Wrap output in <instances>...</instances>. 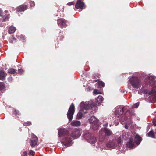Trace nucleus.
<instances>
[{"mask_svg":"<svg viewBox=\"0 0 156 156\" xmlns=\"http://www.w3.org/2000/svg\"><path fill=\"white\" fill-rule=\"evenodd\" d=\"M129 81L133 87L136 89L140 88L142 85L141 80L136 77L131 78L129 80Z\"/></svg>","mask_w":156,"mask_h":156,"instance_id":"obj_1","label":"nucleus"},{"mask_svg":"<svg viewBox=\"0 0 156 156\" xmlns=\"http://www.w3.org/2000/svg\"><path fill=\"white\" fill-rule=\"evenodd\" d=\"M75 112V107L73 103H72L67 112V116L69 121L72 120L73 115Z\"/></svg>","mask_w":156,"mask_h":156,"instance_id":"obj_2","label":"nucleus"},{"mask_svg":"<svg viewBox=\"0 0 156 156\" xmlns=\"http://www.w3.org/2000/svg\"><path fill=\"white\" fill-rule=\"evenodd\" d=\"M84 136L85 138L90 142H91L93 144L95 143L96 138L94 136L92 135L90 133H86Z\"/></svg>","mask_w":156,"mask_h":156,"instance_id":"obj_3","label":"nucleus"},{"mask_svg":"<svg viewBox=\"0 0 156 156\" xmlns=\"http://www.w3.org/2000/svg\"><path fill=\"white\" fill-rule=\"evenodd\" d=\"M72 141L70 136L69 135L65 136L62 140V142L65 146H70Z\"/></svg>","mask_w":156,"mask_h":156,"instance_id":"obj_4","label":"nucleus"},{"mask_svg":"<svg viewBox=\"0 0 156 156\" xmlns=\"http://www.w3.org/2000/svg\"><path fill=\"white\" fill-rule=\"evenodd\" d=\"M134 111L133 109L130 110H127L124 115V117L123 118V121L126 120V119L128 117L130 118V116H133L135 115Z\"/></svg>","mask_w":156,"mask_h":156,"instance_id":"obj_5","label":"nucleus"},{"mask_svg":"<svg viewBox=\"0 0 156 156\" xmlns=\"http://www.w3.org/2000/svg\"><path fill=\"white\" fill-rule=\"evenodd\" d=\"M147 94L150 95V98L152 99V101L154 102H156V90L152 89L147 92Z\"/></svg>","mask_w":156,"mask_h":156,"instance_id":"obj_6","label":"nucleus"},{"mask_svg":"<svg viewBox=\"0 0 156 156\" xmlns=\"http://www.w3.org/2000/svg\"><path fill=\"white\" fill-rule=\"evenodd\" d=\"M81 135L80 130L77 129H76L72 131L71 137L74 139L80 136Z\"/></svg>","mask_w":156,"mask_h":156,"instance_id":"obj_7","label":"nucleus"},{"mask_svg":"<svg viewBox=\"0 0 156 156\" xmlns=\"http://www.w3.org/2000/svg\"><path fill=\"white\" fill-rule=\"evenodd\" d=\"M68 131L64 128H60L58 132V135L59 137H61L63 136H65L68 135Z\"/></svg>","mask_w":156,"mask_h":156,"instance_id":"obj_8","label":"nucleus"},{"mask_svg":"<svg viewBox=\"0 0 156 156\" xmlns=\"http://www.w3.org/2000/svg\"><path fill=\"white\" fill-rule=\"evenodd\" d=\"M84 3L81 0H77V2L75 5V7L77 9H81V10L84 9Z\"/></svg>","mask_w":156,"mask_h":156,"instance_id":"obj_9","label":"nucleus"},{"mask_svg":"<svg viewBox=\"0 0 156 156\" xmlns=\"http://www.w3.org/2000/svg\"><path fill=\"white\" fill-rule=\"evenodd\" d=\"M38 139L37 137L35 136L32 138L29 141V143L31 147H34L38 145Z\"/></svg>","mask_w":156,"mask_h":156,"instance_id":"obj_10","label":"nucleus"},{"mask_svg":"<svg viewBox=\"0 0 156 156\" xmlns=\"http://www.w3.org/2000/svg\"><path fill=\"white\" fill-rule=\"evenodd\" d=\"M127 147L130 149H133L135 146V143L133 138H129L128 142L126 144Z\"/></svg>","mask_w":156,"mask_h":156,"instance_id":"obj_11","label":"nucleus"},{"mask_svg":"<svg viewBox=\"0 0 156 156\" xmlns=\"http://www.w3.org/2000/svg\"><path fill=\"white\" fill-rule=\"evenodd\" d=\"M58 23L61 28L66 27V24L65 20L63 19H60L58 20Z\"/></svg>","mask_w":156,"mask_h":156,"instance_id":"obj_12","label":"nucleus"},{"mask_svg":"<svg viewBox=\"0 0 156 156\" xmlns=\"http://www.w3.org/2000/svg\"><path fill=\"white\" fill-rule=\"evenodd\" d=\"M89 121L90 124H92L93 125H96L99 122V120L97 119L94 116H91L89 119Z\"/></svg>","mask_w":156,"mask_h":156,"instance_id":"obj_13","label":"nucleus"},{"mask_svg":"<svg viewBox=\"0 0 156 156\" xmlns=\"http://www.w3.org/2000/svg\"><path fill=\"white\" fill-rule=\"evenodd\" d=\"M135 140L134 143H135L137 146L139 145L141 142L142 141V138L138 134H136L134 137Z\"/></svg>","mask_w":156,"mask_h":156,"instance_id":"obj_14","label":"nucleus"},{"mask_svg":"<svg viewBox=\"0 0 156 156\" xmlns=\"http://www.w3.org/2000/svg\"><path fill=\"white\" fill-rule=\"evenodd\" d=\"M28 6L25 5H22L16 9L17 12L23 11L27 9Z\"/></svg>","mask_w":156,"mask_h":156,"instance_id":"obj_15","label":"nucleus"},{"mask_svg":"<svg viewBox=\"0 0 156 156\" xmlns=\"http://www.w3.org/2000/svg\"><path fill=\"white\" fill-rule=\"evenodd\" d=\"M104 132L107 136H110L112 134V131L108 128H104Z\"/></svg>","mask_w":156,"mask_h":156,"instance_id":"obj_16","label":"nucleus"},{"mask_svg":"<svg viewBox=\"0 0 156 156\" xmlns=\"http://www.w3.org/2000/svg\"><path fill=\"white\" fill-rule=\"evenodd\" d=\"M80 124V122L77 120H73L71 123V125L74 126H79Z\"/></svg>","mask_w":156,"mask_h":156,"instance_id":"obj_17","label":"nucleus"},{"mask_svg":"<svg viewBox=\"0 0 156 156\" xmlns=\"http://www.w3.org/2000/svg\"><path fill=\"white\" fill-rule=\"evenodd\" d=\"M156 77L155 76H148L147 79L148 82H149V84H150L153 82L156 78Z\"/></svg>","mask_w":156,"mask_h":156,"instance_id":"obj_18","label":"nucleus"},{"mask_svg":"<svg viewBox=\"0 0 156 156\" xmlns=\"http://www.w3.org/2000/svg\"><path fill=\"white\" fill-rule=\"evenodd\" d=\"M6 75L5 72L2 71H0V80H3Z\"/></svg>","mask_w":156,"mask_h":156,"instance_id":"obj_19","label":"nucleus"},{"mask_svg":"<svg viewBox=\"0 0 156 156\" xmlns=\"http://www.w3.org/2000/svg\"><path fill=\"white\" fill-rule=\"evenodd\" d=\"M16 31V28L12 26H10L9 28L8 32L10 34L13 33Z\"/></svg>","mask_w":156,"mask_h":156,"instance_id":"obj_20","label":"nucleus"},{"mask_svg":"<svg viewBox=\"0 0 156 156\" xmlns=\"http://www.w3.org/2000/svg\"><path fill=\"white\" fill-rule=\"evenodd\" d=\"M107 146L108 148H112L115 147V143L113 141H110L107 144Z\"/></svg>","mask_w":156,"mask_h":156,"instance_id":"obj_21","label":"nucleus"},{"mask_svg":"<svg viewBox=\"0 0 156 156\" xmlns=\"http://www.w3.org/2000/svg\"><path fill=\"white\" fill-rule=\"evenodd\" d=\"M148 136L153 138H155V134L153 130H151L147 133Z\"/></svg>","mask_w":156,"mask_h":156,"instance_id":"obj_22","label":"nucleus"},{"mask_svg":"<svg viewBox=\"0 0 156 156\" xmlns=\"http://www.w3.org/2000/svg\"><path fill=\"white\" fill-rule=\"evenodd\" d=\"M9 15H4L3 16H2V21L5 22L9 19Z\"/></svg>","mask_w":156,"mask_h":156,"instance_id":"obj_23","label":"nucleus"},{"mask_svg":"<svg viewBox=\"0 0 156 156\" xmlns=\"http://www.w3.org/2000/svg\"><path fill=\"white\" fill-rule=\"evenodd\" d=\"M16 71V70L13 68H10L8 70V72L9 74H14Z\"/></svg>","mask_w":156,"mask_h":156,"instance_id":"obj_24","label":"nucleus"},{"mask_svg":"<svg viewBox=\"0 0 156 156\" xmlns=\"http://www.w3.org/2000/svg\"><path fill=\"white\" fill-rule=\"evenodd\" d=\"M83 113L81 112H80L77 114V119H80L83 117Z\"/></svg>","mask_w":156,"mask_h":156,"instance_id":"obj_25","label":"nucleus"},{"mask_svg":"<svg viewBox=\"0 0 156 156\" xmlns=\"http://www.w3.org/2000/svg\"><path fill=\"white\" fill-rule=\"evenodd\" d=\"M91 107V105L88 104H86L84 105V108L86 110H89Z\"/></svg>","mask_w":156,"mask_h":156,"instance_id":"obj_26","label":"nucleus"},{"mask_svg":"<svg viewBox=\"0 0 156 156\" xmlns=\"http://www.w3.org/2000/svg\"><path fill=\"white\" fill-rule=\"evenodd\" d=\"M98 85L100 87H104L105 86V83L104 82L102 81H99L98 83Z\"/></svg>","mask_w":156,"mask_h":156,"instance_id":"obj_27","label":"nucleus"},{"mask_svg":"<svg viewBox=\"0 0 156 156\" xmlns=\"http://www.w3.org/2000/svg\"><path fill=\"white\" fill-rule=\"evenodd\" d=\"M5 87V84L3 82H0V91L2 90Z\"/></svg>","mask_w":156,"mask_h":156,"instance_id":"obj_28","label":"nucleus"},{"mask_svg":"<svg viewBox=\"0 0 156 156\" xmlns=\"http://www.w3.org/2000/svg\"><path fill=\"white\" fill-rule=\"evenodd\" d=\"M93 93L95 94H101V92L98 89H95L93 91Z\"/></svg>","mask_w":156,"mask_h":156,"instance_id":"obj_29","label":"nucleus"},{"mask_svg":"<svg viewBox=\"0 0 156 156\" xmlns=\"http://www.w3.org/2000/svg\"><path fill=\"white\" fill-rule=\"evenodd\" d=\"M31 124V122L30 121H27L25 122H24L23 125L25 126H28Z\"/></svg>","mask_w":156,"mask_h":156,"instance_id":"obj_30","label":"nucleus"},{"mask_svg":"<svg viewBox=\"0 0 156 156\" xmlns=\"http://www.w3.org/2000/svg\"><path fill=\"white\" fill-rule=\"evenodd\" d=\"M124 107H123L122 108H120V112H119V113H118L119 115H121L123 114L124 111Z\"/></svg>","mask_w":156,"mask_h":156,"instance_id":"obj_31","label":"nucleus"},{"mask_svg":"<svg viewBox=\"0 0 156 156\" xmlns=\"http://www.w3.org/2000/svg\"><path fill=\"white\" fill-rule=\"evenodd\" d=\"M117 142L118 144H121L122 143V138L120 136L117 140Z\"/></svg>","mask_w":156,"mask_h":156,"instance_id":"obj_32","label":"nucleus"},{"mask_svg":"<svg viewBox=\"0 0 156 156\" xmlns=\"http://www.w3.org/2000/svg\"><path fill=\"white\" fill-rule=\"evenodd\" d=\"M35 154V152L34 151L32 150H30L29 155H32V156H34Z\"/></svg>","mask_w":156,"mask_h":156,"instance_id":"obj_33","label":"nucleus"},{"mask_svg":"<svg viewBox=\"0 0 156 156\" xmlns=\"http://www.w3.org/2000/svg\"><path fill=\"white\" fill-rule=\"evenodd\" d=\"M24 70L22 69L18 70V73L20 75L22 74L24 72Z\"/></svg>","mask_w":156,"mask_h":156,"instance_id":"obj_34","label":"nucleus"},{"mask_svg":"<svg viewBox=\"0 0 156 156\" xmlns=\"http://www.w3.org/2000/svg\"><path fill=\"white\" fill-rule=\"evenodd\" d=\"M139 102H138L135 104H134L133 105V108H137L139 105Z\"/></svg>","mask_w":156,"mask_h":156,"instance_id":"obj_35","label":"nucleus"},{"mask_svg":"<svg viewBox=\"0 0 156 156\" xmlns=\"http://www.w3.org/2000/svg\"><path fill=\"white\" fill-rule=\"evenodd\" d=\"M98 99H99L98 100L100 101H103L104 98L102 96L99 95L98 97Z\"/></svg>","mask_w":156,"mask_h":156,"instance_id":"obj_36","label":"nucleus"},{"mask_svg":"<svg viewBox=\"0 0 156 156\" xmlns=\"http://www.w3.org/2000/svg\"><path fill=\"white\" fill-rule=\"evenodd\" d=\"M30 6L31 7H33L35 5V3L33 1H30Z\"/></svg>","mask_w":156,"mask_h":156,"instance_id":"obj_37","label":"nucleus"},{"mask_svg":"<svg viewBox=\"0 0 156 156\" xmlns=\"http://www.w3.org/2000/svg\"><path fill=\"white\" fill-rule=\"evenodd\" d=\"M152 122L154 125L156 126V117L154 118L152 121Z\"/></svg>","mask_w":156,"mask_h":156,"instance_id":"obj_38","label":"nucleus"},{"mask_svg":"<svg viewBox=\"0 0 156 156\" xmlns=\"http://www.w3.org/2000/svg\"><path fill=\"white\" fill-rule=\"evenodd\" d=\"M75 3L74 2H69L67 3V5L69 6H70L71 5H73Z\"/></svg>","mask_w":156,"mask_h":156,"instance_id":"obj_39","label":"nucleus"},{"mask_svg":"<svg viewBox=\"0 0 156 156\" xmlns=\"http://www.w3.org/2000/svg\"><path fill=\"white\" fill-rule=\"evenodd\" d=\"M11 39H12L11 42H12V43L14 42L15 41H14L16 40V38H15L14 37L12 36V37Z\"/></svg>","mask_w":156,"mask_h":156,"instance_id":"obj_40","label":"nucleus"},{"mask_svg":"<svg viewBox=\"0 0 156 156\" xmlns=\"http://www.w3.org/2000/svg\"><path fill=\"white\" fill-rule=\"evenodd\" d=\"M27 151H25L23 152V153L22 154V156H27Z\"/></svg>","mask_w":156,"mask_h":156,"instance_id":"obj_41","label":"nucleus"},{"mask_svg":"<svg viewBox=\"0 0 156 156\" xmlns=\"http://www.w3.org/2000/svg\"><path fill=\"white\" fill-rule=\"evenodd\" d=\"M2 10L0 9V16H2Z\"/></svg>","mask_w":156,"mask_h":156,"instance_id":"obj_42","label":"nucleus"},{"mask_svg":"<svg viewBox=\"0 0 156 156\" xmlns=\"http://www.w3.org/2000/svg\"><path fill=\"white\" fill-rule=\"evenodd\" d=\"M125 127L126 129H128V126L126 125H125Z\"/></svg>","mask_w":156,"mask_h":156,"instance_id":"obj_43","label":"nucleus"},{"mask_svg":"<svg viewBox=\"0 0 156 156\" xmlns=\"http://www.w3.org/2000/svg\"><path fill=\"white\" fill-rule=\"evenodd\" d=\"M98 80H95V82H96L98 81Z\"/></svg>","mask_w":156,"mask_h":156,"instance_id":"obj_44","label":"nucleus"},{"mask_svg":"<svg viewBox=\"0 0 156 156\" xmlns=\"http://www.w3.org/2000/svg\"><path fill=\"white\" fill-rule=\"evenodd\" d=\"M108 124H106L105 126V127H106L107 126Z\"/></svg>","mask_w":156,"mask_h":156,"instance_id":"obj_45","label":"nucleus"},{"mask_svg":"<svg viewBox=\"0 0 156 156\" xmlns=\"http://www.w3.org/2000/svg\"><path fill=\"white\" fill-rule=\"evenodd\" d=\"M90 112H93V111H90Z\"/></svg>","mask_w":156,"mask_h":156,"instance_id":"obj_46","label":"nucleus"},{"mask_svg":"<svg viewBox=\"0 0 156 156\" xmlns=\"http://www.w3.org/2000/svg\"><path fill=\"white\" fill-rule=\"evenodd\" d=\"M155 133L156 134V129H155Z\"/></svg>","mask_w":156,"mask_h":156,"instance_id":"obj_47","label":"nucleus"},{"mask_svg":"<svg viewBox=\"0 0 156 156\" xmlns=\"http://www.w3.org/2000/svg\"><path fill=\"white\" fill-rule=\"evenodd\" d=\"M6 12H8V11L7 10L5 11Z\"/></svg>","mask_w":156,"mask_h":156,"instance_id":"obj_48","label":"nucleus"}]
</instances>
